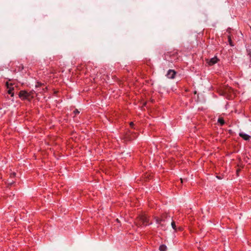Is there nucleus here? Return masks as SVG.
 Segmentation results:
<instances>
[{"mask_svg":"<svg viewBox=\"0 0 251 251\" xmlns=\"http://www.w3.org/2000/svg\"><path fill=\"white\" fill-rule=\"evenodd\" d=\"M136 223L137 225L139 226H147L149 224V219L148 217L146 215H142L140 216L138 219L137 220Z\"/></svg>","mask_w":251,"mask_h":251,"instance_id":"nucleus-1","label":"nucleus"},{"mask_svg":"<svg viewBox=\"0 0 251 251\" xmlns=\"http://www.w3.org/2000/svg\"><path fill=\"white\" fill-rule=\"evenodd\" d=\"M19 97L23 100L29 99L30 95L25 91H21L19 94Z\"/></svg>","mask_w":251,"mask_h":251,"instance_id":"nucleus-2","label":"nucleus"},{"mask_svg":"<svg viewBox=\"0 0 251 251\" xmlns=\"http://www.w3.org/2000/svg\"><path fill=\"white\" fill-rule=\"evenodd\" d=\"M176 72L173 70H169L167 74V76L168 78L170 79H173L175 78Z\"/></svg>","mask_w":251,"mask_h":251,"instance_id":"nucleus-3","label":"nucleus"},{"mask_svg":"<svg viewBox=\"0 0 251 251\" xmlns=\"http://www.w3.org/2000/svg\"><path fill=\"white\" fill-rule=\"evenodd\" d=\"M239 136L243 138L245 140H249L251 138V136L245 133L241 132L239 133Z\"/></svg>","mask_w":251,"mask_h":251,"instance_id":"nucleus-4","label":"nucleus"},{"mask_svg":"<svg viewBox=\"0 0 251 251\" xmlns=\"http://www.w3.org/2000/svg\"><path fill=\"white\" fill-rule=\"evenodd\" d=\"M218 58L216 57H214L213 58H212L209 61H208V64L210 66H212L214 64H215L218 61Z\"/></svg>","mask_w":251,"mask_h":251,"instance_id":"nucleus-5","label":"nucleus"},{"mask_svg":"<svg viewBox=\"0 0 251 251\" xmlns=\"http://www.w3.org/2000/svg\"><path fill=\"white\" fill-rule=\"evenodd\" d=\"M6 84L7 88H8V93L11 95V97H13L14 94V92H13V90H14V88L13 87H10L8 82H7Z\"/></svg>","mask_w":251,"mask_h":251,"instance_id":"nucleus-6","label":"nucleus"},{"mask_svg":"<svg viewBox=\"0 0 251 251\" xmlns=\"http://www.w3.org/2000/svg\"><path fill=\"white\" fill-rule=\"evenodd\" d=\"M159 250L160 251H166L167 250V247L164 245H162L159 247Z\"/></svg>","mask_w":251,"mask_h":251,"instance_id":"nucleus-7","label":"nucleus"},{"mask_svg":"<svg viewBox=\"0 0 251 251\" xmlns=\"http://www.w3.org/2000/svg\"><path fill=\"white\" fill-rule=\"evenodd\" d=\"M218 122L221 125V126H223L225 124L224 120L222 118H219L218 119Z\"/></svg>","mask_w":251,"mask_h":251,"instance_id":"nucleus-8","label":"nucleus"},{"mask_svg":"<svg viewBox=\"0 0 251 251\" xmlns=\"http://www.w3.org/2000/svg\"><path fill=\"white\" fill-rule=\"evenodd\" d=\"M171 225H172V226L173 228V229H176V226L175 225V223L174 222H172Z\"/></svg>","mask_w":251,"mask_h":251,"instance_id":"nucleus-9","label":"nucleus"},{"mask_svg":"<svg viewBox=\"0 0 251 251\" xmlns=\"http://www.w3.org/2000/svg\"><path fill=\"white\" fill-rule=\"evenodd\" d=\"M162 220L159 218H157L156 221L158 224H160Z\"/></svg>","mask_w":251,"mask_h":251,"instance_id":"nucleus-10","label":"nucleus"},{"mask_svg":"<svg viewBox=\"0 0 251 251\" xmlns=\"http://www.w3.org/2000/svg\"><path fill=\"white\" fill-rule=\"evenodd\" d=\"M15 176H16V174H15V173H11V174H10V177H11V178H12V177H14Z\"/></svg>","mask_w":251,"mask_h":251,"instance_id":"nucleus-11","label":"nucleus"},{"mask_svg":"<svg viewBox=\"0 0 251 251\" xmlns=\"http://www.w3.org/2000/svg\"><path fill=\"white\" fill-rule=\"evenodd\" d=\"M228 41H229V44H230V45L231 46H233V45L232 44V43H231V38H230V37H228Z\"/></svg>","mask_w":251,"mask_h":251,"instance_id":"nucleus-12","label":"nucleus"},{"mask_svg":"<svg viewBox=\"0 0 251 251\" xmlns=\"http://www.w3.org/2000/svg\"><path fill=\"white\" fill-rule=\"evenodd\" d=\"M79 111H78V110H77V109H75V110L74 111V113H75V114L79 113Z\"/></svg>","mask_w":251,"mask_h":251,"instance_id":"nucleus-13","label":"nucleus"},{"mask_svg":"<svg viewBox=\"0 0 251 251\" xmlns=\"http://www.w3.org/2000/svg\"><path fill=\"white\" fill-rule=\"evenodd\" d=\"M134 125V124L133 122H131L130 123V126L132 127Z\"/></svg>","mask_w":251,"mask_h":251,"instance_id":"nucleus-14","label":"nucleus"},{"mask_svg":"<svg viewBox=\"0 0 251 251\" xmlns=\"http://www.w3.org/2000/svg\"><path fill=\"white\" fill-rule=\"evenodd\" d=\"M217 178H218L219 179H221V177L220 176H217Z\"/></svg>","mask_w":251,"mask_h":251,"instance_id":"nucleus-15","label":"nucleus"},{"mask_svg":"<svg viewBox=\"0 0 251 251\" xmlns=\"http://www.w3.org/2000/svg\"><path fill=\"white\" fill-rule=\"evenodd\" d=\"M181 183L183 182V180L181 178Z\"/></svg>","mask_w":251,"mask_h":251,"instance_id":"nucleus-16","label":"nucleus"}]
</instances>
